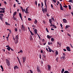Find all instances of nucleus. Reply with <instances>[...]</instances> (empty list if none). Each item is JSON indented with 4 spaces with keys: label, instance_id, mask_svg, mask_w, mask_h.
Segmentation results:
<instances>
[{
    "label": "nucleus",
    "instance_id": "1",
    "mask_svg": "<svg viewBox=\"0 0 73 73\" xmlns=\"http://www.w3.org/2000/svg\"><path fill=\"white\" fill-rule=\"evenodd\" d=\"M6 63H7V64L8 66H10V62H9V60L8 59H6Z\"/></svg>",
    "mask_w": 73,
    "mask_h": 73
},
{
    "label": "nucleus",
    "instance_id": "2",
    "mask_svg": "<svg viewBox=\"0 0 73 73\" xmlns=\"http://www.w3.org/2000/svg\"><path fill=\"white\" fill-rule=\"evenodd\" d=\"M47 7H46V8H45L44 9V8L42 7V11L44 13V12H46L47 11Z\"/></svg>",
    "mask_w": 73,
    "mask_h": 73
},
{
    "label": "nucleus",
    "instance_id": "3",
    "mask_svg": "<svg viewBox=\"0 0 73 73\" xmlns=\"http://www.w3.org/2000/svg\"><path fill=\"white\" fill-rule=\"evenodd\" d=\"M36 68L37 69V71L38 72H39L40 73H41V70H40V68H39V67H37Z\"/></svg>",
    "mask_w": 73,
    "mask_h": 73
},
{
    "label": "nucleus",
    "instance_id": "4",
    "mask_svg": "<svg viewBox=\"0 0 73 73\" xmlns=\"http://www.w3.org/2000/svg\"><path fill=\"white\" fill-rule=\"evenodd\" d=\"M47 66L48 68V70L49 71H50V69H51V67L50 66L49 64H48Z\"/></svg>",
    "mask_w": 73,
    "mask_h": 73
},
{
    "label": "nucleus",
    "instance_id": "5",
    "mask_svg": "<svg viewBox=\"0 0 73 73\" xmlns=\"http://www.w3.org/2000/svg\"><path fill=\"white\" fill-rule=\"evenodd\" d=\"M49 21L50 22V26L51 27H52V20L50 19L49 20Z\"/></svg>",
    "mask_w": 73,
    "mask_h": 73
},
{
    "label": "nucleus",
    "instance_id": "6",
    "mask_svg": "<svg viewBox=\"0 0 73 73\" xmlns=\"http://www.w3.org/2000/svg\"><path fill=\"white\" fill-rule=\"evenodd\" d=\"M19 16L21 18V19L22 20V21H23V18H22V15H21V14L20 13H19Z\"/></svg>",
    "mask_w": 73,
    "mask_h": 73
},
{
    "label": "nucleus",
    "instance_id": "7",
    "mask_svg": "<svg viewBox=\"0 0 73 73\" xmlns=\"http://www.w3.org/2000/svg\"><path fill=\"white\" fill-rule=\"evenodd\" d=\"M66 49H67V51H71L70 48V47L69 46H67L66 47Z\"/></svg>",
    "mask_w": 73,
    "mask_h": 73
},
{
    "label": "nucleus",
    "instance_id": "8",
    "mask_svg": "<svg viewBox=\"0 0 73 73\" xmlns=\"http://www.w3.org/2000/svg\"><path fill=\"white\" fill-rule=\"evenodd\" d=\"M25 27H24V25H22V27H21L22 29V30H23V31H25Z\"/></svg>",
    "mask_w": 73,
    "mask_h": 73
},
{
    "label": "nucleus",
    "instance_id": "9",
    "mask_svg": "<svg viewBox=\"0 0 73 73\" xmlns=\"http://www.w3.org/2000/svg\"><path fill=\"white\" fill-rule=\"evenodd\" d=\"M63 21L64 23H67V21L65 19H63Z\"/></svg>",
    "mask_w": 73,
    "mask_h": 73
},
{
    "label": "nucleus",
    "instance_id": "10",
    "mask_svg": "<svg viewBox=\"0 0 73 73\" xmlns=\"http://www.w3.org/2000/svg\"><path fill=\"white\" fill-rule=\"evenodd\" d=\"M15 39L16 40H19V37H18V35H17L15 36Z\"/></svg>",
    "mask_w": 73,
    "mask_h": 73
},
{
    "label": "nucleus",
    "instance_id": "11",
    "mask_svg": "<svg viewBox=\"0 0 73 73\" xmlns=\"http://www.w3.org/2000/svg\"><path fill=\"white\" fill-rule=\"evenodd\" d=\"M16 13H17V12L16 11H15V12L13 13V17H14L16 15Z\"/></svg>",
    "mask_w": 73,
    "mask_h": 73
},
{
    "label": "nucleus",
    "instance_id": "12",
    "mask_svg": "<svg viewBox=\"0 0 73 73\" xmlns=\"http://www.w3.org/2000/svg\"><path fill=\"white\" fill-rule=\"evenodd\" d=\"M46 1L47 0H44L45 5L46 8H47V5H46Z\"/></svg>",
    "mask_w": 73,
    "mask_h": 73
},
{
    "label": "nucleus",
    "instance_id": "13",
    "mask_svg": "<svg viewBox=\"0 0 73 73\" xmlns=\"http://www.w3.org/2000/svg\"><path fill=\"white\" fill-rule=\"evenodd\" d=\"M23 62H24H24H25V61L26 60V58H25V57H23Z\"/></svg>",
    "mask_w": 73,
    "mask_h": 73
},
{
    "label": "nucleus",
    "instance_id": "14",
    "mask_svg": "<svg viewBox=\"0 0 73 73\" xmlns=\"http://www.w3.org/2000/svg\"><path fill=\"white\" fill-rule=\"evenodd\" d=\"M55 54L56 56H57V54H58V52L57 50L56 51Z\"/></svg>",
    "mask_w": 73,
    "mask_h": 73
},
{
    "label": "nucleus",
    "instance_id": "15",
    "mask_svg": "<svg viewBox=\"0 0 73 73\" xmlns=\"http://www.w3.org/2000/svg\"><path fill=\"white\" fill-rule=\"evenodd\" d=\"M61 59H62V60H64V59L65 58V56H62V57L61 58Z\"/></svg>",
    "mask_w": 73,
    "mask_h": 73
},
{
    "label": "nucleus",
    "instance_id": "16",
    "mask_svg": "<svg viewBox=\"0 0 73 73\" xmlns=\"http://www.w3.org/2000/svg\"><path fill=\"white\" fill-rule=\"evenodd\" d=\"M34 31H35V34H37V29H35V30H34Z\"/></svg>",
    "mask_w": 73,
    "mask_h": 73
},
{
    "label": "nucleus",
    "instance_id": "17",
    "mask_svg": "<svg viewBox=\"0 0 73 73\" xmlns=\"http://www.w3.org/2000/svg\"><path fill=\"white\" fill-rule=\"evenodd\" d=\"M35 21H34V24L36 25L37 23V21L36 19H35Z\"/></svg>",
    "mask_w": 73,
    "mask_h": 73
},
{
    "label": "nucleus",
    "instance_id": "18",
    "mask_svg": "<svg viewBox=\"0 0 73 73\" xmlns=\"http://www.w3.org/2000/svg\"><path fill=\"white\" fill-rule=\"evenodd\" d=\"M47 37L48 38H52V36L48 35H47Z\"/></svg>",
    "mask_w": 73,
    "mask_h": 73
},
{
    "label": "nucleus",
    "instance_id": "19",
    "mask_svg": "<svg viewBox=\"0 0 73 73\" xmlns=\"http://www.w3.org/2000/svg\"><path fill=\"white\" fill-rule=\"evenodd\" d=\"M1 69H2V71H4V68H3V66L2 65H1Z\"/></svg>",
    "mask_w": 73,
    "mask_h": 73
},
{
    "label": "nucleus",
    "instance_id": "20",
    "mask_svg": "<svg viewBox=\"0 0 73 73\" xmlns=\"http://www.w3.org/2000/svg\"><path fill=\"white\" fill-rule=\"evenodd\" d=\"M14 69H16L17 68V69H18V68H19L18 67H17V66H14Z\"/></svg>",
    "mask_w": 73,
    "mask_h": 73
},
{
    "label": "nucleus",
    "instance_id": "21",
    "mask_svg": "<svg viewBox=\"0 0 73 73\" xmlns=\"http://www.w3.org/2000/svg\"><path fill=\"white\" fill-rule=\"evenodd\" d=\"M0 19L1 21H3V19L1 16H0Z\"/></svg>",
    "mask_w": 73,
    "mask_h": 73
},
{
    "label": "nucleus",
    "instance_id": "22",
    "mask_svg": "<svg viewBox=\"0 0 73 73\" xmlns=\"http://www.w3.org/2000/svg\"><path fill=\"white\" fill-rule=\"evenodd\" d=\"M69 27H70V25H66V26L65 28H68Z\"/></svg>",
    "mask_w": 73,
    "mask_h": 73
},
{
    "label": "nucleus",
    "instance_id": "23",
    "mask_svg": "<svg viewBox=\"0 0 73 73\" xmlns=\"http://www.w3.org/2000/svg\"><path fill=\"white\" fill-rule=\"evenodd\" d=\"M7 49L9 51L10 50V49H11V47H10L9 46L7 48Z\"/></svg>",
    "mask_w": 73,
    "mask_h": 73
},
{
    "label": "nucleus",
    "instance_id": "24",
    "mask_svg": "<svg viewBox=\"0 0 73 73\" xmlns=\"http://www.w3.org/2000/svg\"><path fill=\"white\" fill-rule=\"evenodd\" d=\"M0 9H1V10H2V11H4V10L5 9V8H0Z\"/></svg>",
    "mask_w": 73,
    "mask_h": 73
},
{
    "label": "nucleus",
    "instance_id": "25",
    "mask_svg": "<svg viewBox=\"0 0 73 73\" xmlns=\"http://www.w3.org/2000/svg\"><path fill=\"white\" fill-rule=\"evenodd\" d=\"M21 9L22 10V12H24V9H23V7H21Z\"/></svg>",
    "mask_w": 73,
    "mask_h": 73
},
{
    "label": "nucleus",
    "instance_id": "26",
    "mask_svg": "<svg viewBox=\"0 0 73 73\" xmlns=\"http://www.w3.org/2000/svg\"><path fill=\"white\" fill-rule=\"evenodd\" d=\"M16 40V41L15 42V43L16 44H17V42H18L19 41H18V40Z\"/></svg>",
    "mask_w": 73,
    "mask_h": 73
},
{
    "label": "nucleus",
    "instance_id": "27",
    "mask_svg": "<svg viewBox=\"0 0 73 73\" xmlns=\"http://www.w3.org/2000/svg\"><path fill=\"white\" fill-rule=\"evenodd\" d=\"M64 73H70V72H69V71H65Z\"/></svg>",
    "mask_w": 73,
    "mask_h": 73
},
{
    "label": "nucleus",
    "instance_id": "28",
    "mask_svg": "<svg viewBox=\"0 0 73 73\" xmlns=\"http://www.w3.org/2000/svg\"><path fill=\"white\" fill-rule=\"evenodd\" d=\"M6 25H10V24L8 23L7 22H5Z\"/></svg>",
    "mask_w": 73,
    "mask_h": 73
},
{
    "label": "nucleus",
    "instance_id": "29",
    "mask_svg": "<svg viewBox=\"0 0 73 73\" xmlns=\"http://www.w3.org/2000/svg\"><path fill=\"white\" fill-rule=\"evenodd\" d=\"M30 32L31 35H32V36H33V35H34V34H33V33L31 31Z\"/></svg>",
    "mask_w": 73,
    "mask_h": 73
},
{
    "label": "nucleus",
    "instance_id": "30",
    "mask_svg": "<svg viewBox=\"0 0 73 73\" xmlns=\"http://www.w3.org/2000/svg\"><path fill=\"white\" fill-rule=\"evenodd\" d=\"M35 4L36 5H37V1H35Z\"/></svg>",
    "mask_w": 73,
    "mask_h": 73
},
{
    "label": "nucleus",
    "instance_id": "31",
    "mask_svg": "<svg viewBox=\"0 0 73 73\" xmlns=\"http://www.w3.org/2000/svg\"><path fill=\"white\" fill-rule=\"evenodd\" d=\"M48 49L49 50L50 52H51V51H52V50L49 47L48 48Z\"/></svg>",
    "mask_w": 73,
    "mask_h": 73
},
{
    "label": "nucleus",
    "instance_id": "32",
    "mask_svg": "<svg viewBox=\"0 0 73 73\" xmlns=\"http://www.w3.org/2000/svg\"><path fill=\"white\" fill-rule=\"evenodd\" d=\"M68 7L69 9H71V6L70 5H68Z\"/></svg>",
    "mask_w": 73,
    "mask_h": 73
},
{
    "label": "nucleus",
    "instance_id": "33",
    "mask_svg": "<svg viewBox=\"0 0 73 73\" xmlns=\"http://www.w3.org/2000/svg\"><path fill=\"white\" fill-rule=\"evenodd\" d=\"M51 41L52 42H53V41H54V38H51Z\"/></svg>",
    "mask_w": 73,
    "mask_h": 73
},
{
    "label": "nucleus",
    "instance_id": "34",
    "mask_svg": "<svg viewBox=\"0 0 73 73\" xmlns=\"http://www.w3.org/2000/svg\"><path fill=\"white\" fill-rule=\"evenodd\" d=\"M28 20L29 21H32V19H31V18H28Z\"/></svg>",
    "mask_w": 73,
    "mask_h": 73
},
{
    "label": "nucleus",
    "instance_id": "35",
    "mask_svg": "<svg viewBox=\"0 0 73 73\" xmlns=\"http://www.w3.org/2000/svg\"><path fill=\"white\" fill-rule=\"evenodd\" d=\"M68 2H70L71 3H72L73 2V0H70L68 1Z\"/></svg>",
    "mask_w": 73,
    "mask_h": 73
},
{
    "label": "nucleus",
    "instance_id": "36",
    "mask_svg": "<svg viewBox=\"0 0 73 73\" xmlns=\"http://www.w3.org/2000/svg\"><path fill=\"white\" fill-rule=\"evenodd\" d=\"M46 29L47 32H48V33H49V30H48V29H47V28H46Z\"/></svg>",
    "mask_w": 73,
    "mask_h": 73
},
{
    "label": "nucleus",
    "instance_id": "37",
    "mask_svg": "<svg viewBox=\"0 0 73 73\" xmlns=\"http://www.w3.org/2000/svg\"><path fill=\"white\" fill-rule=\"evenodd\" d=\"M60 9L61 10H62V11H63V8H62V7H60Z\"/></svg>",
    "mask_w": 73,
    "mask_h": 73
},
{
    "label": "nucleus",
    "instance_id": "38",
    "mask_svg": "<svg viewBox=\"0 0 73 73\" xmlns=\"http://www.w3.org/2000/svg\"><path fill=\"white\" fill-rule=\"evenodd\" d=\"M51 20H52L53 21H54V18L53 17H52V18H51Z\"/></svg>",
    "mask_w": 73,
    "mask_h": 73
},
{
    "label": "nucleus",
    "instance_id": "39",
    "mask_svg": "<svg viewBox=\"0 0 73 73\" xmlns=\"http://www.w3.org/2000/svg\"><path fill=\"white\" fill-rule=\"evenodd\" d=\"M15 32H17V28H15Z\"/></svg>",
    "mask_w": 73,
    "mask_h": 73
},
{
    "label": "nucleus",
    "instance_id": "40",
    "mask_svg": "<svg viewBox=\"0 0 73 73\" xmlns=\"http://www.w3.org/2000/svg\"><path fill=\"white\" fill-rule=\"evenodd\" d=\"M63 7L66 8L68 7V6H67L66 5L64 6Z\"/></svg>",
    "mask_w": 73,
    "mask_h": 73
},
{
    "label": "nucleus",
    "instance_id": "41",
    "mask_svg": "<svg viewBox=\"0 0 73 73\" xmlns=\"http://www.w3.org/2000/svg\"><path fill=\"white\" fill-rule=\"evenodd\" d=\"M52 27H54L55 28H57V27H56L54 25H52Z\"/></svg>",
    "mask_w": 73,
    "mask_h": 73
},
{
    "label": "nucleus",
    "instance_id": "42",
    "mask_svg": "<svg viewBox=\"0 0 73 73\" xmlns=\"http://www.w3.org/2000/svg\"><path fill=\"white\" fill-rule=\"evenodd\" d=\"M42 57H44V58H46L44 54H43L42 55Z\"/></svg>",
    "mask_w": 73,
    "mask_h": 73
},
{
    "label": "nucleus",
    "instance_id": "43",
    "mask_svg": "<svg viewBox=\"0 0 73 73\" xmlns=\"http://www.w3.org/2000/svg\"><path fill=\"white\" fill-rule=\"evenodd\" d=\"M52 1H53L55 3H56V0H52Z\"/></svg>",
    "mask_w": 73,
    "mask_h": 73
},
{
    "label": "nucleus",
    "instance_id": "44",
    "mask_svg": "<svg viewBox=\"0 0 73 73\" xmlns=\"http://www.w3.org/2000/svg\"><path fill=\"white\" fill-rule=\"evenodd\" d=\"M19 52H20V53H21V52L22 53H23V50H20Z\"/></svg>",
    "mask_w": 73,
    "mask_h": 73
},
{
    "label": "nucleus",
    "instance_id": "45",
    "mask_svg": "<svg viewBox=\"0 0 73 73\" xmlns=\"http://www.w3.org/2000/svg\"><path fill=\"white\" fill-rule=\"evenodd\" d=\"M0 15H1V16H3V15H4V14H0Z\"/></svg>",
    "mask_w": 73,
    "mask_h": 73
},
{
    "label": "nucleus",
    "instance_id": "46",
    "mask_svg": "<svg viewBox=\"0 0 73 73\" xmlns=\"http://www.w3.org/2000/svg\"><path fill=\"white\" fill-rule=\"evenodd\" d=\"M4 4H5L6 5H7V2H6V1H4Z\"/></svg>",
    "mask_w": 73,
    "mask_h": 73
},
{
    "label": "nucleus",
    "instance_id": "47",
    "mask_svg": "<svg viewBox=\"0 0 73 73\" xmlns=\"http://www.w3.org/2000/svg\"><path fill=\"white\" fill-rule=\"evenodd\" d=\"M41 5H42V6H41V7H43V6H44V5H43V3H42H42H41Z\"/></svg>",
    "mask_w": 73,
    "mask_h": 73
},
{
    "label": "nucleus",
    "instance_id": "48",
    "mask_svg": "<svg viewBox=\"0 0 73 73\" xmlns=\"http://www.w3.org/2000/svg\"><path fill=\"white\" fill-rule=\"evenodd\" d=\"M60 26H61V28H62V24H60Z\"/></svg>",
    "mask_w": 73,
    "mask_h": 73
},
{
    "label": "nucleus",
    "instance_id": "49",
    "mask_svg": "<svg viewBox=\"0 0 73 73\" xmlns=\"http://www.w3.org/2000/svg\"><path fill=\"white\" fill-rule=\"evenodd\" d=\"M13 19L14 20H16V18L15 17L13 18Z\"/></svg>",
    "mask_w": 73,
    "mask_h": 73
},
{
    "label": "nucleus",
    "instance_id": "50",
    "mask_svg": "<svg viewBox=\"0 0 73 73\" xmlns=\"http://www.w3.org/2000/svg\"><path fill=\"white\" fill-rule=\"evenodd\" d=\"M32 27H36V25H32Z\"/></svg>",
    "mask_w": 73,
    "mask_h": 73
},
{
    "label": "nucleus",
    "instance_id": "51",
    "mask_svg": "<svg viewBox=\"0 0 73 73\" xmlns=\"http://www.w3.org/2000/svg\"><path fill=\"white\" fill-rule=\"evenodd\" d=\"M63 56H65V54L63 53Z\"/></svg>",
    "mask_w": 73,
    "mask_h": 73
},
{
    "label": "nucleus",
    "instance_id": "52",
    "mask_svg": "<svg viewBox=\"0 0 73 73\" xmlns=\"http://www.w3.org/2000/svg\"><path fill=\"white\" fill-rule=\"evenodd\" d=\"M51 8H53V5L52 4H51Z\"/></svg>",
    "mask_w": 73,
    "mask_h": 73
},
{
    "label": "nucleus",
    "instance_id": "53",
    "mask_svg": "<svg viewBox=\"0 0 73 73\" xmlns=\"http://www.w3.org/2000/svg\"><path fill=\"white\" fill-rule=\"evenodd\" d=\"M28 29H29V32H31V30H30V28H29V27H28Z\"/></svg>",
    "mask_w": 73,
    "mask_h": 73
},
{
    "label": "nucleus",
    "instance_id": "54",
    "mask_svg": "<svg viewBox=\"0 0 73 73\" xmlns=\"http://www.w3.org/2000/svg\"><path fill=\"white\" fill-rule=\"evenodd\" d=\"M13 7H14L15 8L16 7V5L15 4L14 5Z\"/></svg>",
    "mask_w": 73,
    "mask_h": 73
},
{
    "label": "nucleus",
    "instance_id": "55",
    "mask_svg": "<svg viewBox=\"0 0 73 73\" xmlns=\"http://www.w3.org/2000/svg\"><path fill=\"white\" fill-rule=\"evenodd\" d=\"M30 71L31 73H33V72H32V70H30Z\"/></svg>",
    "mask_w": 73,
    "mask_h": 73
},
{
    "label": "nucleus",
    "instance_id": "56",
    "mask_svg": "<svg viewBox=\"0 0 73 73\" xmlns=\"http://www.w3.org/2000/svg\"><path fill=\"white\" fill-rule=\"evenodd\" d=\"M17 58L18 61L20 60V59H19V57H18V56L17 57Z\"/></svg>",
    "mask_w": 73,
    "mask_h": 73
},
{
    "label": "nucleus",
    "instance_id": "57",
    "mask_svg": "<svg viewBox=\"0 0 73 73\" xmlns=\"http://www.w3.org/2000/svg\"><path fill=\"white\" fill-rule=\"evenodd\" d=\"M40 53H43V51H42V50H41V52H40Z\"/></svg>",
    "mask_w": 73,
    "mask_h": 73
},
{
    "label": "nucleus",
    "instance_id": "58",
    "mask_svg": "<svg viewBox=\"0 0 73 73\" xmlns=\"http://www.w3.org/2000/svg\"><path fill=\"white\" fill-rule=\"evenodd\" d=\"M25 12L26 13H27V14H28V13H28V11H25Z\"/></svg>",
    "mask_w": 73,
    "mask_h": 73
},
{
    "label": "nucleus",
    "instance_id": "59",
    "mask_svg": "<svg viewBox=\"0 0 73 73\" xmlns=\"http://www.w3.org/2000/svg\"><path fill=\"white\" fill-rule=\"evenodd\" d=\"M10 49L12 51H13V50L11 48H10Z\"/></svg>",
    "mask_w": 73,
    "mask_h": 73
},
{
    "label": "nucleus",
    "instance_id": "60",
    "mask_svg": "<svg viewBox=\"0 0 73 73\" xmlns=\"http://www.w3.org/2000/svg\"><path fill=\"white\" fill-rule=\"evenodd\" d=\"M40 6V3L38 4V7H39Z\"/></svg>",
    "mask_w": 73,
    "mask_h": 73
},
{
    "label": "nucleus",
    "instance_id": "61",
    "mask_svg": "<svg viewBox=\"0 0 73 73\" xmlns=\"http://www.w3.org/2000/svg\"><path fill=\"white\" fill-rule=\"evenodd\" d=\"M46 15H47V16H48L49 17V14H48V13H47L46 14Z\"/></svg>",
    "mask_w": 73,
    "mask_h": 73
},
{
    "label": "nucleus",
    "instance_id": "62",
    "mask_svg": "<svg viewBox=\"0 0 73 73\" xmlns=\"http://www.w3.org/2000/svg\"><path fill=\"white\" fill-rule=\"evenodd\" d=\"M4 12H5V11H4V10L2 11V13H4Z\"/></svg>",
    "mask_w": 73,
    "mask_h": 73
},
{
    "label": "nucleus",
    "instance_id": "63",
    "mask_svg": "<svg viewBox=\"0 0 73 73\" xmlns=\"http://www.w3.org/2000/svg\"><path fill=\"white\" fill-rule=\"evenodd\" d=\"M63 50H64V51H66V49H63Z\"/></svg>",
    "mask_w": 73,
    "mask_h": 73
},
{
    "label": "nucleus",
    "instance_id": "64",
    "mask_svg": "<svg viewBox=\"0 0 73 73\" xmlns=\"http://www.w3.org/2000/svg\"><path fill=\"white\" fill-rule=\"evenodd\" d=\"M41 55L40 54V55H39V57H40V58H41Z\"/></svg>",
    "mask_w": 73,
    "mask_h": 73
}]
</instances>
